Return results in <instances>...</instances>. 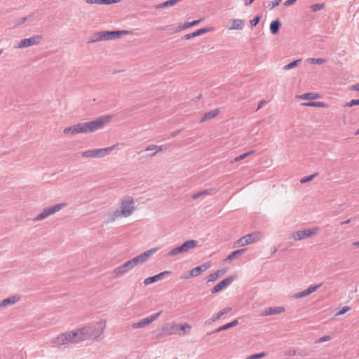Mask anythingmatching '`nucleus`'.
Here are the masks:
<instances>
[{"instance_id":"f257e3e1","label":"nucleus","mask_w":359,"mask_h":359,"mask_svg":"<svg viewBox=\"0 0 359 359\" xmlns=\"http://www.w3.org/2000/svg\"><path fill=\"white\" fill-rule=\"evenodd\" d=\"M104 328L105 323L100 322L97 326L85 327L62 333L53 339V343L63 345L67 343H77L87 339H96L102 334Z\"/></svg>"},{"instance_id":"f03ea898","label":"nucleus","mask_w":359,"mask_h":359,"mask_svg":"<svg viewBox=\"0 0 359 359\" xmlns=\"http://www.w3.org/2000/svg\"><path fill=\"white\" fill-rule=\"evenodd\" d=\"M109 116H102L92 121L80 123L63 130L65 135H76L79 133H88L95 132L102 128L104 123L109 120Z\"/></svg>"},{"instance_id":"7ed1b4c3","label":"nucleus","mask_w":359,"mask_h":359,"mask_svg":"<svg viewBox=\"0 0 359 359\" xmlns=\"http://www.w3.org/2000/svg\"><path fill=\"white\" fill-rule=\"evenodd\" d=\"M67 205L66 203H61L55 204L53 206H50L46 208L43 210V211L38 215L35 218L33 219L34 222L41 221L48 217V216L55 214V212L60 211L62 208H65Z\"/></svg>"},{"instance_id":"20e7f679","label":"nucleus","mask_w":359,"mask_h":359,"mask_svg":"<svg viewBox=\"0 0 359 359\" xmlns=\"http://www.w3.org/2000/svg\"><path fill=\"white\" fill-rule=\"evenodd\" d=\"M260 237L261 233L259 231L252 232L237 240L233 243V248L242 247L251 244L258 241L260 238Z\"/></svg>"},{"instance_id":"39448f33","label":"nucleus","mask_w":359,"mask_h":359,"mask_svg":"<svg viewBox=\"0 0 359 359\" xmlns=\"http://www.w3.org/2000/svg\"><path fill=\"white\" fill-rule=\"evenodd\" d=\"M120 212L123 215V217L130 216L134 210V200L130 196H124L121 200Z\"/></svg>"},{"instance_id":"423d86ee","label":"nucleus","mask_w":359,"mask_h":359,"mask_svg":"<svg viewBox=\"0 0 359 359\" xmlns=\"http://www.w3.org/2000/svg\"><path fill=\"white\" fill-rule=\"evenodd\" d=\"M210 264L211 262L210 261L206 262L204 264L187 271L182 275L181 278L189 279L191 278L196 277L205 272L208 268L210 267Z\"/></svg>"},{"instance_id":"0eeeda50","label":"nucleus","mask_w":359,"mask_h":359,"mask_svg":"<svg viewBox=\"0 0 359 359\" xmlns=\"http://www.w3.org/2000/svg\"><path fill=\"white\" fill-rule=\"evenodd\" d=\"M320 231V228L315 226L308 229L295 231L292 233V238L295 241H299L304 238L311 237L317 234Z\"/></svg>"},{"instance_id":"6e6552de","label":"nucleus","mask_w":359,"mask_h":359,"mask_svg":"<svg viewBox=\"0 0 359 359\" xmlns=\"http://www.w3.org/2000/svg\"><path fill=\"white\" fill-rule=\"evenodd\" d=\"M177 323L172 322L163 325L159 333L157 334L156 338L161 339L166 337L172 334H177Z\"/></svg>"},{"instance_id":"1a4fd4ad","label":"nucleus","mask_w":359,"mask_h":359,"mask_svg":"<svg viewBox=\"0 0 359 359\" xmlns=\"http://www.w3.org/2000/svg\"><path fill=\"white\" fill-rule=\"evenodd\" d=\"M139 263L136 261L135 257L126 262L124 264L116 267L114 270V273L116 276H119L126 273L127 271L133 269L135 266L138 265Z\"/></svg>"},{"instance_id":"9d476101","label":"nucleus","mask_w":359,"mask_h":359,"mask_svg":"<svg viewBox=\"0 0 359 359\" xmlns=\"http://www.w3.org/2000/svg\"><path fill=\"white\" fill-rule=\"evenodd\" d=\"M203 20V18H200L198 20H195L191 22H187L186 23H184L183 25L180 24L175 29H173V27H172L173 25H168V26L163 27L161 28V29L164 30V31L169 30V31H172L173 32H178L182 30L188 29L191 27L198 25Z\"/></svg>"},{"instance_id":"9b49d317","label":"nucleus","mask_w":359,"mask_h":359,"mask_svg":"<svg viewBox=\"0 0 359 359\" xmlns=\"http://www.w3.org/2000/svg\"><path fill=\"white\" fill-rule=\"evenodd\" d=\"M237 278V275L229 276L219 282L211 289L212 294H216L228 287L233 281Z\"/></svg>"},{"instance_id":"f8f14e48","label":"nucleus","mask_w":359,"mask_h":359,"mask_svg":"<svg viewBox=\"0 0 359 359\" xmlns=\"http://www.w3.org/2000/svg\"><path fill=\"white\" fill-rule=\"evenodd\" d=\"M42 39V35H35L29 38L23 39L19 42L17 48H24L31 46L38 45Z\"/></svg>"},{"instance_id":"ddd939ff","label":"nucleus","mask_w":359,"mask_h":359,"mask_svg":"<svg viewBox=\"0 0 359 359\" xmlns=\"http://www.w3.org/2000/svg\"><path fill=\"white\" fill-rule=\"evenodd\" d=\"M162 312H163L162 311H160L159 312L156 313L150 316L148 318L142 319V320H140V321H138L137 323H133L132 324V327L133 329H137V328L144 327L149 325L150 323H151L152 322L156 320L161 316Z\"/></svg>"},{"instance_id":"4468645a","label":"nucleus","mask_w":359,"mask_h":359,"mask_svg":"<svg viewBox=\"0 0 359 359\" xmlns=\"http://www.w3.org/2000/svg\"><path fill=\"white\" fill-rule=\"evenodd\" d=\"M212 29H213V27H205L198 29L192 33L187 34L184 35L183 36H182L181 39L182 40H189L191 38L203 35L210 31H212Z\"/></svg>"},{"instance_id":"2eb2a0df","label":"nucleus","mask_w":359,"mask_h":359,"mask_svg":"<svg viewBox=\"0 0 359 359\" xmlns=\"http://www.w3.org/2000/svg\"><path fill=\"white\" fill-rule=\"evenodd\" d=\"M323 285V283H319V284H317V285H310L308 288H306V290L302 291V292H297V293H295L293 297L294 298H302V297H304L306 296H308L310 294H311L312 292L316 291L318 288H320L321 286Z\"/></svg>"},{"instance_id":"dca6fc26","label":"nucleus","mask_w":359,"mask_h":359,"mask_svg":"<svg viewBox=\"0 0 359 359\" xmlns=\"http://www.w3.org/2000/svg\"><path fill=\"white\" fill-rule=\"evenodd\" d=\"M157 250H158V248H151L149 250H147V251L141 253L140 255L135 257L136 259V261L138 262L139 264L144 262L145 261H147L148 259V258L150 256L153 255L157 251Z\"/></svg>"},{"instance_id":"f3484780","label":"nucleus","mask_w":359,"mask_h":359,"mask_svg":"<svg viewBox=\"0 0 359 359\" xmlns=\"http://www.w3.org/2000/svg\"><path fill=\"white\" fill-rule=\"evenodd\" d=\"M238 324V319H234L231 322L228 323H226L225 325H223L222 326L219 327L218 328L215 329L214 331H212L211 332H208L207 335H210V334H215V333L220 332L224 331V330H226L228 329H230L231 327H233L236 326Z\"/></svg>"},{"instance_id":"a211bd4d","label":"nucleus","mask_w":359,"mask_h":359,"mask_svg":"<svg viewBox=\"0 0 359 359\" xmlns=\"http://www.w3.org/2000/svg\"><path fill=\"white\" fill-rule=\"evenodd\" d=\"M131 30H113L109 31V40H116L120 39L123 35L133 34Z\"/></svg>"},{"instance_id":"6ab92c4d","label":"nucleus","mask_w":359,"mask_h":359,"mask_svg":"<svg viewBox=\"0 0 359 359\" xmlns=\"http://www.w3.org/2000/svg\"><path fill=\"white\" fill-rule=\"evenodd\" d=\"M285 311V308L284 306H274V307H267L266 308L263 313L262 316H270L275 315L283 313Z\"/></svg>"},{"instance_id":"aec40b11","label":"nucleus","mask_w":359,"mask_h":359,"mask_svg":"<svg viewBox=\"0 0 359 359\" xmlns=\"http://www.w3.org/2000/svg\"><path fill=\"white\" fill-rule=\"evenodd\" d=\"M231 310V307H226L224 309L219 311L217 313H216L215 316L211 317L210 318L208 319L205 322V325L211 324L212 323L220 319L222 316H223L224 314L229 313Z\"/></svg>"},{"instance_id":"412c9836","label":"nucleus","mask_w":359,"mask_h":359,"mask_svg":"<svg viewBox=\"0 0 359 359\" xmlns=\"http://www.w3.org/2000/svg\"><path fill=\"white\" fill-rule=\"evenodd\" d=\"M82 156L85 158H100L103 157L101 149L88 150L82 152Z\"/></svg>"},{"instance_id":"4be33fe9","label":"nucleus","mask_w":359,"mask_h":359,"mask_svg":"<svg viewBox=\"0 0 359 359\" xmlns=\"http://www.w3.org/2000/svg\"><path fill=\"white\" fill-rule=\"evenodd\" d=\"M226 272V269L223 268L221 269L217 270V271L210 273L209 276H207V281L208 282H214L216 280H217L219 278L223 276Z\"/></svg>"},{"instance_id":"5701e85b","label":"nucleus","mask_w":359,"mask_h":359,"mask_svg":"<svg viewBox=\"0 0 359 359\" xmlns=\"http://www.w3.org/2000/svg\"><path fill=\"white\" fill-rule=\"evenodd\" d=\"M191 328V326L189 325L188 323H184L182 325H179L177 323V334L178 335H184L189 334L190 332V330Z\"/></svg>"},{"instance_id":"b1692460","label":"nucleus","mask_w":359,"mask_h":359,"mask_svg":"<svg viewBox=\"0 0 359 359\" xmlns=\"http://www.w3.org/2000/svg\"><path fill=\"white\" fill-rule=\"evenodd\" d=\"M20 299V297L17 295H13L9 297H7L4 299H3L0 303L1 307H5L9 305H13L15 304L18 300Z\"/></svg>"},{"instance_id":"393cba45","label":"nucleus","mask_w":359,"mask_h":359,"mask_svg":"<svg viewBox=\"0 0 359 359\" xmlns=\"http://www.w3.org/2000/svg\"><path fill=\"white\" fill-rule=\"evenodd\" d=\"M282 26V23L279 19L273 20L269 25L270 32L272 34H277Z\"/></svg>"},{"instance_id":"a878e982","label":"nucleus","mask_w":359,"mask_h":359,"mask_svg":"<svg viewBox=\"0 0 359 359\" xmlns=\"http://www.w3.org/2000/svg\"><path fill=\"white\" fill-rule=\"evenodd\" d=\"M220 112L219 108L205 112L201 119V122L207 121L217 116Z\"/></svg>"},{"instance_id":"bb28decb","label":"nucleus","mask_w":359,"mask_h":359,"mask_svg":"<svg viewBox=\"0 0 359 359\" xmlns=\"http://www.w3.org/2000/svg\"><path fill=\"white\" fill-rule=\"evenodd\" d=\"M181 245L184 253L188 252L189 250L196 248L198 245V241L196 240H188L184 242Z\"/></svg>"},{"instance_id":"cd10ccee","label":"nucleus","mask_w":359,"mask_h":359,"mask_svg":"<svg viewBox=\"0 0 359 359\" xmlns=\"http://www.w3.org/2000/svg\"><path fill=\"white\" fill-rule=\"evenodd\" d=\"M246 251H247L246 248H242V249H239V250L233 251L227 256L226 259L224 261L225 262L226 261L231 262L235 258H236V257L241 256V255H243V253H245Z\"/></svg>"},{"instance_id":"c85d7f7f","label":"nucleus","mask_w":359,"mask_h":359,"mask_svg":"<svg viewBox=\"0 0 359 359\" xmlns=\"http://www.w3.org/2000/svg\"><path fill=\"white\" fill-rule=\"evenodd\" d=\"M245 21L241 19H233L231 21V25L230 27L231 29H238L241 30L244 27Z\"/></svg>"},{"instance_id":"c756f323","label":"nucleus","mask_w":359,"mask_h":359,"mask_svg":"<svg viewBox=\"0 0 359 359\" xmlns=\"http://www.w3.org/2000/svg\"><path fill=\"white\" fill-rule=\"evenodd\" d=\"M121 1V0H86V2L88 4L109 5L118 3Z\"/></svg>"},{"instance_id":"7c9ffc66","label":"nucleus","mask_w":359,"mask_h":359,"mask_svg":"<svg viewBox=\"0 0 359 359\" xmlns=\"http://www.w3.org/2000/svg\"><path fill=\"white\" fill-rule=\"evenodd\" d=\"M182 0H168L163 3H161L159 4H157L155 6V8L156 9L167 8L169 6H173L176 5L178 2L181 1Z\"/></svg>"},{"instance_id":"2f4dec72","label":"nucleus","mask_w":359,"mask_h":359,"mask_svg":"<svg viewBox=\"0 0 359 359\" xmlns=\"http://www.w3.org/2000/svg\"><path fill=\"white\" fill-rule=\"evenodd\" d=\"M121 210H116L113 212L108 213L107 215V222H114L118 217H123V215L120 212Z\"/></svg>"},{"instance_id":"473e14b6","label":"nucleus","mask_w":359,"mask_h":359,"mask_svg":"<svg viewBox=\"0 0 359 359\" xmlns=\"http://www.w3.org/2000/svg\"><path fill=\"white\" fill-rule=\"evenodd\" d=\"M319 94L316 93H305L300 95V99L304 100H313L318 98Z\"/></svg>"},{"instance_id":"72a5a7b5","label":"nucleus","mask_w":359,"mask_h":359,"mask_svg":"<svg viewBox=\"0 0 359 359\" xmlns=\"http://www.w3.org/2000/svg\"><path fill=\"white\" fill-rule=\"evenodd\" d=\"M161 274L160 273H158V274H156L154 276H150V277H148L147 278H145L144 280V284L145 285H148L149 284H151V283H156L160 280H161Z\"/></svg>"},{"instance_id":"f704fd0d","label":"nucleus","mask_w":359,"mask_h":359,"mask_svg":"<svg viewBox=\"0 0 359 359\" xmlns=\"http://www.w3.org/2000/svg\"><path fill=\"white\" fill-rule=\"evenodd\" d=\"M184 253L182 245L177 246L172 249L168 253V256L174 257L178 254Z\"/></svg>"},{"instance_id":"c9c22d12","label":"nucleus","mask_w":359,"mask_h":359,"mask_svg":"<svg viewBox=\"0 0 359 359\" xmlns=\"http://www.w3.org/2000/svg\"><path fill=\"white\" fill-rule=\"evenodd\" d=\"M304 105L309 106V107H325L327 106V104L323 102H309L306 103H304Z\"/></svg>"},{"instance_id":"e433bc0d","label":"nucleus","mask_w":359,"mask_h":359,"mask_svg":"<svg viewBox=\"0 0 359 359\" xmlns=\"http://www.w3.org/2000/svg\"><path fill=\"white\" fill-rule=\"evenodd\" d=\"M302 59L293 60L283 67L284 70H289L296 67L301 62Z\"/></svg>"},{"instance_id":"4c0bfd02","label":"nucleus","mask_w":359,"mask_h":359,"mask_svg":"<svg viewBox=\"0 0 359 359\" xmlns=\"http://www.w3.org/2000/svg\"><path fill=\"white\" fill-rule=\"evenodd\" d=\"M310 64L320 65L326 62V60L324 58H309L308 60Z\"/></svg>"},{"instance_id":"58836bf2","label":"nucleus","mask_w":359,"mask_h":359,"mask_svg":"<svg viewBox=\"0 0 359 359\" xmlns=\"http://www.w3.org/2000/svg\"><path fill=\"white\" fill-rule=\"evenodd\" d=\"M318 175V172H315L312 175H308V176H305L304 177H302L301 180H300V182L302 184H304V183H306V182H309L311 180H313V178L317 176Z\"/></svg>"},{"instance_id":"ea45409f","label":"nucleus","mask_w":359,"mask_h":359,"mask_svg":"<svg viewBox=\"0 0 359 359\" xmlns=\"http://www.w3.org/2000/svg\"><path fill=\"white\" fill-rule=\"evenodd\" d=\"M99 37L101 41H109V31H101L99 32Z\"/></svg>"},{"instance_id":"a19ab883","label":"nucleus","mask_w":359,"mask_h":359,"mask_svg":"<svg viewBox=\"0 0 359 359\" xmlns=\"http://www.w3.org/2000/svg\"><path fill=\"white\" fill-rule=\"evenodd\" d=\"M255 151L253 150H252V151L245 152L244 154H242L241 155H240V156H237L236 158H234V161L237 162V161H241L243 159H245V158H247L248 156H249L250 155H251Z\"/></svg>"},{"instance_id":"79ce46f5","label":"nucleus","mask_w":359,"mask_h":359,"mask_svg":"<svg viewBox=\"0 0 359 359\" xmlns=\"http://www.w3.org/2000/svg\"><path fill=\"white\" fill-rule=\"evenodd\" d=\"M266 355V353L265 352H261L259 353H255L252 355H250V356L247 357L245 359H260Z\"/></svg>"},{"instance_id":"37998d69","label":"nucleus","mask_w":359,"mask_h":359,"mask_svg":"<svg viewBox=\"0 0 359 359\" xmlns=\"http://www.w3.org/2000/svg\"><path fill=\"white\" fill-rule=\"evenodd\" d=\"M211 191V189H205L203 191H198L196 194H194L193 196H192V198L193 199H197L199 197H201V196H203V195H207L210 193V191Z\"/></svg>"},{"instance_id":"c03bdc74","label":"nucleus","mask_w":359,"mask_h":359,"mask_svg":"<svg viewBox=\"0 0 359 359\" xmlns=\"http://www.w3.org/2000/svg\"><path fill=\"white\" fill-rule=\"evenodd\" d=\"M116 146H117V144H114V145H113L111 147H106V148H102L101 151H102V156H105L107 154H109L110 152H111L115 149V147Z\"/></svg>"},{"instance_id":"a18cd8bd","label":"nucleus","mask_w":359,"mask_h":359,"mask_svg":"<svg viewBox=\"0 0 359 359\" xmlns=\"http://www.w3.org/2000/svg\"><path fill=\"white\" fill-rule=\"evenodd\" d=\"M99 36H100L99 35V32L93 33L91 35V36H90L89 41H88V43H95V42H97V41H101L100 37H99Z\"/></svg>"},{"instance_id":"49530a36","label":"nucleus","mask_w":359,"mask_h":359,"mask_svg":"<svg viewBox=\"0 0 359 359\" xmlns=\"http://www.w3.org/2000/svg\"><path fill=\"white\" fill-rule=\"evenodd\" d=\"M262 15H256L252 20L250 21L252 27L257 26L260 22Z\"/></svg>"},{"instance_id":"de8ad7c7","label":"nucleus","mask_w":359,"mask_h":359,"mask_svg":"<svg viewBox=\"0 0 359 359\" xmlns=\"http://www.w3.org/2000/svg\"><path fill=\"white\" fill-rule=\"evenodd\" d=\"M324 8L323 4H315L311 6V9L313 12H317Z\"/></svg>"},{"instance_id":"09e8293b","label":"nucleus","mask_w":359,"mask_h":359,"mask_svg":"<svg viewBox=\"0 0 359 359\" xmlns=\"http://www.w3.org/2000/svg\"><path fill=\"white\" fill-rule=\"evenodd\" d=\"M356 105H359V99H356V100H351L350 102H346L344 107H354V106H356Z\"/></svg>"},{"instance_id":"8fccbe9b","label":"nucleus","mask_w":359,"mask_h":359,"mask_svg":"<svg viewBox=\"0 0 359 359\" xmlns=\"http://www.w3.org/2000/svg\"><path fill=\"white\" fill-rule=\"evenodd\" d=\"M282 0H274V1H271L269 5H268V8L269 9H273L275 7L278 6L280 4V2Z\"/></svg>"},{"instance_id":"3c124183","label":"nucleus","mask_w":359,"mask_h":359,"mask_svg":"<svg viewBox=\"0 0 359 359\" xmlns=\"http://www.w3.org/2000/svg\"><path fill=\"white\" fill-rule=\"evenodd\" d=\"M351 309V308L348 306H343L337 313V316H339V315H344L345 314L347 311H348L349 310Z\"/></svg>"},{"instance_id":"603ef678","label":"nucleus","mask_w":359,"mask_h":359,"mask_svg":"<svg viewBox=\"0 0 359 359\" xmlns=\"http://www.w3.org/2000/svg\"><path fill=\"white\" fill-rule=\"evenodd\" d=\"M27 20V17H22V18H18L15 20V25L18 26V25H20L22 24H23L24 22H25Z\"/></svg>"},{"instance_id":"864d4df0","label":"nucleus","mask_w":359,"mask_h":359,"mask_svg":"<svg viewBox=\"0 0 359 359\" xmlns=\"http://www.w3.org/2000/svg\"><path fill=\"white\" fill-rule=\"evenodd\" d=\"M297 0H287L283 3L285 6H290L293 5Z\"/></svg>"},{"instance_id":"5fc2aeb1","label":"nucleus","mask_w":359,"mask_h":359,"mask_svg":"<svg viewBox=\"0 0 359 359\" xmlns=\"http://www.w3.org/2000/svg\"><path fill=\"white\" fill-rule=\"evenodd\" d=\"M156 151L154 153H153V154H151L148 155V156L152 157V156H154L156 153H158V152H160V151H163V146H162V145H161V146H157V147H156Z\"/></svg>"},{"instance_id":"6e6d98bb","label":"nucleus","mask_w":359,"mask_h":359,"mask_svg":"<svg viewBox=\"0 0 359 359\" xmlns=\"http://www.w3.org/2000/svg\"><path fill=\"white\" fill-rule=\"evenodd\" d=\"M159 273L161 274V278L163 279V278H165V276H168V275L171 274V273H172V272H171V271H164L161 272V273Z\"/></svg>"},{"instance_id":"4d7b16f0","label":"nucleus","mask_w":359,"mask_h":359,"mask_svg":"<svg viewBox=\"0 0 359 359\" xmlns=\"http://www.w3.org/2000/svg\"><path fill=\"white\" fill-rule=\"evenodd\" d=\"M330 339V337L329 335L323 336L319 339V342H324Z\"/></svg>"},{"instance_id":"13d9d810","label":"nucleus","mask_w":359,"mask_h":359,"mask_svg":"<svg viewBox=\"0 0 359 359\" xmlns=\"http://www.w3.org/2000/svg\"><path fill=\"white\" fill-rule=\"evenodd\" d=\"M286 355L288 356H294L296 355V351L294 349H290L287 352Z\"/></svg>"},{"instance_id":"bf43d9fd","label":"nucleus","mask_w":359,"mask_h":359,"mask_svg":"<svg viewBox=\"0 0 359 359\" xmlns=\"http://www.w3.org/2000/svg\"><path fill=\"white\" fill-rule=\"evenodd\" d=\"M350 89L351 90H355V91H359V83H356L355 85H353L351 86Z\"/></svg>"},{"instance_id":"052dcab7","label":"nucleus","mask_w":359,"mask_h":359,"mask_svg":"<svg viewBox=\"0 0 359 359\" xmlns=\"http://www.w3.org/2000/svg\"><path fill=\"white\" fill-rule=\"evenodd\" d=\"M156 147H157V145L151 144V145H149V146L147 147L145 151L153 150V149H155Z\"/></svg>"},{"instance_id":"680f3d73","label":"nucleus","mask_w":359,"mask_h":359,"mask_svg":"<svg viewBox=\"0 0 359 359\" xmlns=\"http://www.w3.org/2000/svg\"><path fill=\"white\" fill-rule=\"evenodd\" d=\"M181 131H182L181 130L174 131V132L171 133L170 136L172 137H176L181 133Z\"/></svg>"},{"instance_id":"e2e57ef3","label":"nucleus","mask_w":359,"mask_h":359,"mask_svg":"<svg viewBox=\"0 0 359 359\" xmlns=\"http://www.w3.org/2000/svg\"><path fill=\"white\" fill-rule=\"evenodd\" d=\"M255 0H245V6H249L251 4H252V2L254 1Z\"/></svg>"},{"instance_id":"0e129e2a","label":"nucleus","mask_w":359,"mask_h":359,"mask_svg":"<svg viewBox=\"0 0 359 359\" xmlns=\"http://www.w3.org/2000/svg\"><path fill=\"white\" fill-rule=\"evenodd\" d=\"M264 103H266V101H265V100H262V101L259 103V104H258V106H257V109H259L262 107V105H263Z\"/></svg>"},{"instance_id":"69168bd1","label":"nucleus","mask_w":359,"mask_h":359,"mask_svg":"<svg viewBox=\"0 0 359 359\" xmlns=\"http://www.w3.org/2000/svg\"><path fill=\"white\" fill-rule=\"evenodd\" d=\"M351 220V219H346V220H345L344 222H341V225L348 224V223H350Z\"/></svg>"},{"instance_id":"338daca9","label":"nucleus","mask_w":359,"mask_h":359,"mask_svg":"<svg viewBox=\"0 0 359 359\" xmlns=\"http://www.w3.org/2000/svg\"><path fill=\"white\" fill-rule=\"evenodd\" d=\"M271 253H272V254L276 253V251H277V248H276V247H275V246L272 247V248H271Z\"/></svg>"},{"instance_id":"774afa93","label":"nucleus","mask_w":359,"mask_h":359,"mask_svg":"<svg viewBox=\"0 0 359 359\" xmlns=\"http://www.w3.org/2000/svg\"><path fill=\"white\" fill-rule=\"evenodd\" d=\"M353 245L359 248V241L357 242L353 243Z\"/></svg>"}]
</instances>
